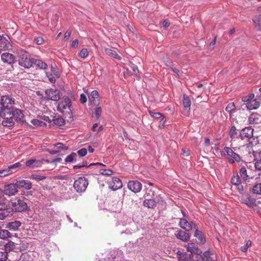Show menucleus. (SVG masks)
I'll return each mask as SVG.
<instances>
[{
  "instance_id": "obj_1",
  "label": "nucleus",
  "mask_w": 261,
  "mask_h": 261,
  "mask_svg": "<svg viewBox=\"0 0 261 261\" xmlns=\"http://www.w3.org/2000/svg\"><path fill=\"white\" fill-rule=\"evenodd\" d=\"M15 103V99L8 95H3L1 97L0 116L4 119L2 124L4 126L11 127L14 124L12 115L10 110L8 109V104Z\"/></svg>"
},
{
  "instance_id": "obj_2",
  "label": "nucleus",
  "mask_w": 261,
  "mask_h": 261,
  "mask_svg": "<svg viewBox=\"0 0 261 261\" xmlns=\"http://www.w3.org/2000/svg\"><path fill=\"white\" fill-rule=\"evenodd\" d=\"M18 64L25 68H30L33 66V58L29 57V54L24 50L18 51Z\"/></svg>"
},
{
  "instance_id": "obj_3",
  "label": "nucleus",
  "mask_w": 261,
  "mask_h": 261,
  "mask_svg": "<svg viewBox=\"0 0 261 261\" xmlns=\"http://www.w3.org/2000/svg\"><path fill=\"white\" fill-rule=\"evenodd\" d=\"M71 100L70 99L64 96L58 104L57 110L61 113L66 112L68 113L71 111Z\"/></svg>"
},
{
  "instance_id": "obj_4",
  "label": "nucleus",
  "mask_w": 261,
  "mask_h": 261,
  "mask_svg": "<svg viewBox=\"0 0 261 261\" xmlns=\"http://www.w3.org/2000/svg\"><path fill=\"white\" fill-rule=\"evenodd\" d=\"M27 200L19 199L14 201H12V209L16 212H23L29 209V207L26 202Z\"/></svg>"
},
{
  "instance_id": "obj_5",
  "label": "nucleus",
  "mask_w": 261,
  "mask_h": 261,
  "mask_svg": "<svg viewBox=\"0 0 261 261\" xmlns=\"http://www.w3.org/2000/svg\"><path fill=\"white\" fill-rule=\"evenodd\" d=\"M88 184V180L85 177H79L74 181L73 187L77 192H83L86 190Z\"/></svg>"
},
{
  "instance_id": "obj_6",
  "label": "nucleus",
  "mask_w": 261,
  "mask_h": 261,
  "mask_svg": "<svg viewBox=\"0 0 261 261\" xmlns=\"http://www.w3.org/2000/svg\"><path fill=\"white\" fill-rule=\"evenodd\" d=\"M224 150L228 155L227 158L229 163L233 164L235 162L239 163L241 161L240 155L234 152L231 148L228 147H225Z\"/></svg>"
},
{
  "instance_id": "obj_7",
  "label": "nucleus",
  "mask_w": 261,
  "mask_h": 261,
  "mask_svg": "<svg viewBox=\"0 0 261 261\" xmlns=\"http://www.w3.org/2000/svg\"><path fill=\"white\" fill-rule=\"evenodd\" d=\"M14 104H8V109L10 110L11 114L12 115L13 118H15L16 119L18 120L20 122H23L24 120V115L22 111L20 110L15 108L13 107Z\"/></svg>"
},
{
  "instance_id": "obj_8",
  "label": "nucleus",
  "mask_w": 261,
  "mask_h": 261,
  "mask_svg": "<svg viewBox=\"0 0 261 261\" xmlns=\"http://www.w3.org/2000/svg\"><path fill=\"white\" fill-rule=\"evenodd\" d=\"M184 218H180L179 220V226L183 229L187 231L191 230L193 228V224H195L191 221H188V217L185 213L182 212Z\"/></svg>"
},
{
  "instance_id": "obj_9",
  "label": "nucleus",
  "mask_w": 261,
  "mask_h": 261,
  "mask_svg": "<svg viewBox=\"0 0 261 261\" xmlns=\"http://www.w3.org/2000/svg\"><path fill=\"white\" fill-rule=\"evenodd\" d=\"M46 99L54 101H57L60 98V91L57 89H49L45 90Z\"/></svg>"
},
{
  "instance_id": "obj_10",
  "label": "nucleus",
  "mask_w": 261,
  "mask_h": 261,
  "mask_svg": "<svg viewBox=\"0 0 261 261\" xmlns=\"http://www.w3.org/2000/svg\"><path fill=\"white\" fill-rule=\"evenodd\" d=\"M231 182L236 189L238 190L240 193H242L244 190V186L238 175H233L232 177Z\"/></svg>"
},
{
  "instance_id": "obj_11",
  "label": "nucleus",
  "mask_w": 261,
  "mask_h": 261,
  "mask_svg": "<svg viewBox=\"0 0 261 261\" xmlns=\"http://www.w3.org/2000/svg\"><path fill=\"white\" fill-rule=\"evenodd\" d=\"M253 130L250 127H245L241 130L239 136L242 140L250 139L253 137Z\"/></svg>"
},
{
  "instance_id": "obj_12",
  "label": "nucleus",
  "mask_w": 261,
  "mask_h": 261,
  "mask_svg": "<svg viewBox=\"0 0 261 261\" xmlns=\"http://www.w3.org/2000/svg\"><path fill=\"white\" fill-rule=\"evenodd\" d=\"M128 188L134 193L139 192L142 189V184L137 180L130 181L127 184Z\"/></svg>"
},
{
  "instance_id": "obj_13",
  "label": "nucleus",
  "mask_w": 261,
  "mask_h": 261,
  "mask_svg": "<svg viewBox=\"0 0 261 261\" xmlns=\"http://www.w3.org/2000/svg\"><path fill=\"white\" fill-rule=\"evenodd\" d=\"M1 59L3 62L7 63L9 65L14 64L15 61V57L9 53H5L1 55Z\"/></svg>"
},
{
  "instance_id": "obj_14",
  "label": "nucleus",
  "mask_w": 261,
  "mask_h": 261,
  "mask_svg": "<svg viewBox=\"0 0 261 261\" xmlns=\"http://www.w3.org/2000/svg\"><path fill=\"white\" fill-rule=\"evenodd\" d=\"M109 185L110 188L113 191H115L122 188V183L119 178L114 177L111 181H109Z\"/></svg>"
},
{
  "instance_id": "obj_15",
  "label": "nucleus",
  "mask_w": 261,
  "mask_h": 261,
  "mask_svg": "<svg viewBox=\"0 0 261 261\" xmlns=\"http://www.w3.org/2000/svg\"><path fill=\"white\" fill-rule=\"evenodd\" d=\"M17 188L16 184L6 185L4 188V193L8 196L14 195L18 191Z\"/></svg>"
},
{
  "instance_id": "obj_16",
  "label": "nucleus",
  "mask_w": 261,
  "mask_h": 261,
  "mask_svg": "<svg viewBox=\"0 0 261 261\" xmlns=\"http://www.w3.org/2000/svg\"><path fill=\"white\" fill-rule=\"evenodd\" d=\"M175 236L177 239L184 242H187L190 238V234L182 230H177L176 231Z\"/></svg>"
},
{
  "instance_id": "obj_17",
  "label": "nucleus",
  "mask_w": 261,
  "mask_h": 261,
  "mask_svg": "<svg viewBox=\"0 0 261 261\" xmlns=\"http://www.w3.org/2000/svg\"><path fill=\"white\" fill-rule=\"evenodd\" d=\"M16 185L18 188H24L26 190H30L32 188V183L28 180H19L16 182Z\"/></svg>"
},
{
  "instance_id": "obj_18",
  "label": "nucleus",
  "mask_w": 261,
  "mask_h": 261,
  "mask_svg": "<svg viewBox=\"0 0 261 261\" xmlns=\"http://www.w3.org/2000/svg\"><path fill=\"white\" fill-rule=\"evenodd\" d=\"M260 102L257 99L249 100L245 103V107L248 110L257 109L260 106Z\"/></svg>"
},
{
  "instance_id": "obj_19",
  "label": "nucleus",
  "mask_w": 261,
  "mask_h": 261,
  "mask_svg": "<svg viewBox=\"0 0 261 261\" xmlns=\"http://www.w3.org/2000/svg\"><path fill=\"white\" fill-rule=\"evenodd\" d=\"M43 162H48V160H36L35 159H31L25 162V165L28 167H38L42 165Z\"/></svg>"
},
{
  "instance_id": "obj_20",
  "label": "nucleus",
  "mask_w": 261,
  "mask_h": 261,
  "mask_svg": "<svg viewBox=\"0 0 261 261\" xmlns=\"http://www.w3.org/2000/svg\"><path fill=\"white\" fill-rule=\"evenodd\" d=\"M254 165L255 169L258 170H261V151L254 152Z\"/></svg>"
},
{
  "instance_id": "obj_21",
  "label": "nucleus",
  "mask_w": 261,
  "mask_h": 261,
  "mask_svg": "<svg viewBox=\"0 0 261 261\" xmlns=\"http://www.w3.org/2000/svg\"><path fill=\"white\" fill-rule=\"evenodd\" d=\"M21 225V223L19 221H15L9 222L6 224V228L10 230H18Z\"/></svg>"
},
{
  "instance_id": "obj_22",
  "label": "nucleus",
  "mask_w": 261,
  "mask_h": 261,
  "mask_svg": "<svg viewBox=\"0 0 261 261\" xmlns=\"http://www.w3.org/2000/svg\"><path fill=\"white\" fill-rule=\"evenodd\" d=\"M193 228L195 229L194 237H196L201 244H204L206 240L202 231L198 230L196 224H193Z\"/></svg>"
},
{
  "instance_id": "obj_23",
  "label": "nucleus",
  "mask_w": 261,
  "mask_h": 261,
  "mask_svg": "<svg viewBox=\"0 0 261 261\" xmlns=\"http://www.w3.org/2000/svg\"><path fill=\"white\" fill-rule=\"evenodd\" d=\"M143 201V205L149 208H154L156 205V201L151 198H145Z\"/></svg>"
},
{
  "instance_id": "obj_24",
  "label": "nucleus",
  "mask_w": 261,
  "mask_h": 261,
  "mask_svg": "<svg viewBox=\"0 0 261 261\" xmlns=\"http://www.w3.org/2000/svg\"><path fill=\"white\" fill-rule=\"evenodd\" d=\"M260 116L257 113H252L249 117L248 121L251 124H258L260 121Z\"/></svg>"
},
{
  "instance_id": "obj_25",
  "label": "nucleus",
  "mask_w": 261,
  "mask_h": 261,
  "mask_svg": "<svg viewBox=\"0 0 261 261\" xmlns=\"http://www.w3.org/2000/svg\"><path fill=\"white\" fill-rule=\"evenodd\" d=\"M33 64H34L37 68L40 69H46L47 67V64L41 60L34 59L33 62Z\"/></svg>"
},
{
  "instance_id": "obj_26",
  "label": "nucleus",
  "mask_w": 261,
  "mask_h": 261,
  "mask_svg": "<svg viewBox=\"0 0 261 261\" xmlns=\"http://www.w3.org/2000/svg\"><path fill=\"white\" fill-rule=\"evenodd\" d=\"M187 250L192 254H198L199 252L198 247L194 243H189L187 246Z\"/></svg>"
},
{
  "instance_id": "obj_27",
  "label": "nucleus",
  "mask_w": 261,
  "mask_h": 261,
  "mask_svg": "<svg viewBox=\"0 0 261 261\" xmlns=\"http://www.w3.org/2000/svg\"><path fill=\"white\" fill-rule=\"evenodd\" d=\"M182 103L185 110L189 111L191 104V100L190 97L185 94L183 96Z\"/></svg>"
},
{
  "instance_id": "obj_28",
  "label": "nucleus",
  "mask_w": 261,
  "mask_h": 261,
  "mask_svg": "<svg viewBox=\"0 0 261 261\" xmlns=\"http://www.w3.org/2000/svg\"><path fill=\"white\" fill-rule=\"evenodd\" d=\"M105 53L109 56L112 57L117 60H120L121 57L114 50L110 48H106Z\"/></svg>"
},
{
  "instance_id": "obj_29",
  "label": "nucleus",
  "mask_w": 261,
  "mask_h": 261,
  "mask_svg": "<svg viewBox=\"0 0 261 261\" xmlns=\"http://www.w3.org/2000/svg\"><path fill=\"white\" fill-rule=\"evenodd\" d=\"M240 176L243 179L246 181L249 179V176L247 174V169L245 166L241 167L239 171Z\"/></svg>"
},
{
  "instance_id": "obj_30",
  "label": "nucleus",
  "mask_w": 261,
  "mask_h": 261,
  "mask_svg": "<svg viewBox=\"0 0 261 261\" xmlns=\"http://www.w3.org/2000/svg\"><path fill=\"white\" fill-rule=\"evenodd\" d=\"M242 201L243 203L246 204L250 207H253L256 205L255 200L250 197L246 199H242Z\"/></svg>"
},
{
  "instance_id": "obj_31",
  "label": "nucleus",
  "mask_w": 261,
  "mask_h": 261,
  "mask_svg": "<svg viewBox=\"0 0 261 261\" xmlns=\"http://www.w3.org/2000/svg\"><path fill=\"white\" fill-rule=\"evenodd\" d=\"M203 258L207 261H212L216 258V256L210 251H206L203 254Z\"/></svg>"
},
{
  "instance_id": "obj_32",
  "label": "nucleus",
  "mask_w": 261,
  "mask_h": 261,
  "mask_svg": "<svg viewBox=\"0 0 261 261\" xmlns=\"http://www.w3.org/2000/svg\"><path fill=\"white\" fill-rule=\"evenodd\" d=\"M11 238V233L6 229H2L0 227V239L5 240Z\"/></svg>"
},
{
  "instance_id": "obj_33",
  "label": "nucleus",
  "mask_w": 261,
  "mask_h": 261,
  "mask_svg": "<svg viewBox=\"0 0 261 261\" xmlns=\"http://www.w3.org/2000/svg\"><path fill=\"white\" fill-rule=\"evenodd\" d=\"M253 21L255 23V27L258 31H261V15L255 16Z\"/></svg>"
},
{
  "instance_id": "obj_34",
  "label": "nucleus",
  "mask_w": 261,
  "mask_h": 261,
  "mask_svg": "<svg viewBox=\"0 0 261 261\" xmlns=\"http://www.w3.org/2000/svg\"><path fill=\"white\" fill-rule=\"evenodd\" d=\"M77 155L75 152H72L71 154L68 155L65 159L66 162H72L74 161H76Z\"/></svg>"
},
{
  "instance_id": "obj_35",
  "label": "nucleus",
  "mask_w": 261,
  "mask_h": 261,
  "mask_svg": "<svg viewBox=\"0 0 261 261\" xmlns=\"http://www.w3.org/2000/svg\"><path fill=\"white\" fill-rule=\"evenodd\" d=\"M229 135L232 139L238 138L239 137V136L238 135V133L237 132V129L236 126H232L231 127L230 130L229 131Z\"/></svg>"
},
{
  "instance_id": "obj_36",
  "label": "nucleus",
  "mask_w": 261,
  "mask_h": 261,
  "mask_svg": "<svg viewBox=\"0 0 261 261\" xmlns=\"http://www.w3.org/2000/svg\"><path fill=\"white\" fill-rule=\"evenodd\" d=\"M90 101H94L99 99V94L97 90H93L92 91L91 94L89 96Z\"/></svg>"
},
{
  "instance_id": "obj_37",
  "label": "nucleus",
  "mask_w": 261,
  "mask_h": 261,
  "mask_svg": "<svg viewBox=\"0 0 261 261\" xmlns=\"http://www.w3.org/2000/svg\"><path fill=\"white\" fill-rule=\"evenodd\" d=\"M15 246V244L11 241L8 242V243L5 246L6 252L7 251H11L14 249Z\"/></svg>"
},
{
  "instance_id": "obj_38",
  "label": "nucleus",
  "mask_w": 261,
  "mask_h": 261,
  "mask_svg": "<svg viewBox=\"0 0 261 261\" xmlns=\"http://www.w3.org/2000/svg\"><path fill=\"white\" fill-rule=\"evenodd\" d=\"M154 196V191L149 187L146 188V191L144 195L145 198H152Z\"/></svg>"
},
{
  "instance_id": "obj_39",
  "label": "nucleus",
  "mask_w": 261,
  "mask_h": 261,
  "mask_svg": "<svg viewBox=\"0 0 261 261\" xmlns=\"http://www.w3.org/2000/svg\"><path fill=\"white\" fill-rule=\"evenodd\" d=\"M89 53L88 49L87 48H84L81 50L79 54V56L83 59H85L88 56Z\"/></svg>"
},
{
  "instance_id": "obj_40",
  "label": "nucleus",
  "mask_w": 261,
  "mask_h": 261,
  "mask_svg": "<svg viewBox=\"0 0 261 261\" xmlns=\"http://www.w3.org/2000/svg\"><path fill=\"white\" fill-rule=\"evenodd\" d=\"M253 192L256 194H261V183L257 184L253 186Z\"/></svg>"
},
{
  "instance_id": "obj_41",
  "label": "nucleus",
  "mask_w": 261,
  "mask_h": 261,
  "mask_svg": "<svg viewBox=\"0 0 261 261\" xmlns=\"http://www.w3.org/2000/svg\"><path fill=\"white\" fill-rule=\"evenodd\" d=\"M236 109V106L233 102H231L228 104L225 108L226 111L229 113L230 114L233 112Z\"/></svg>"
},
{
  "instance_id": "obj_42",
  "label": "nucleus",
  "mask_w": 261,
  "mask_h": 261,
  "mask_svg": "<svg viewBox=\"0 0 261 261\" xmlns=\"http://www.w3.org/2000/svg\"><path fill=\"white\" fill-rule=\"evenodd\" d=\"M31 123L35 126H43L45 125V123L42 120H40L37 119H32L31 121Z\"/></svg>"
},
{
  "instance_id": "obj_43",
  "label": "nucleus",
  "mask_w": 261,
  "mask_h": 261,
  "mask_svg": "<svg viewBox=\"0 0 261 261\" xmlns=\"http://www.w3.org/2000/svg\"><path fill=\"white\" fill-rule=\"evenodd\" d=\"M12 174V172L8 168L0 170V177H5Z\"/></svg>"
},
{
  "instance_id": "obj_44",
  "label": "nucleus",
  "mask_w": 261,
  "mask_h": 261,
  "mask_svg": "<svg viewBox=\"0 0 261 261\" xmlns=\"http://www.w3.org/2000/svg\"><path fill=\"white\" fill-rule=\"evenodd\" d=\"M20 166H21L20 163L18 162L13 165L9 166L8 167V169L10 170V171L12 172V173L13 172H15L16 169L18 168Z\"/></svg>"
},
{
  "instance_id": "obj_45",
  "label": "nucleus",
  "mask_w": 261,
  "mask_h": 261,
  "mask_svg": "<svg viewBox=\"0 0 261 261\" xmlns=\"http://www.w3.org/2000/svg\"><path fill=\"white\" fill-rule=\"evenodd\" d=\"M32 179L36 180L37 181H40L46 178V177L45 176H42L40 175H37V174H32L31 176L30 177Z\"/></svg>"
},
{
  "instance_id": "obj_46",
  "label": "nucleus",
  "mask_w": 261,
  "mask_h": 261,
  "mask_svg": "<svg viewBox=\"0 0 261 261\" xmlns=\"http://www.w3.org/2000/svg\"><path fill=\"white\" fill-rule=\"evenodd\" d=\"M178 261H191V257L187 254H182L179 257Z\"/></svg>"
},
{
  "instance_id": "obj_47",
  "label": "nucleus",
  "mask_w": 261,
  "mask_h": 261,
  "mask_svg": "<svg viewBox=\"0 0 261 261\" xmlns=\"http://www.w3.org/2000/svg\"><path fill=\"white\" fill-rule=\"evenodd\" d=\"M46 75L49 81L51 83H56V77L53 75L51 73L46 72Z\"/></svg>"
},
{
  "instance_id": "obj_48",
  "label": "nucleus",
  "mask_w": 261,
  "mask_h": 261,
  "mask_svg": "<svg viewBox=\"0 0 261 261\" xmlns=\"http://www.w3.org/2000/svg\"><path fill=\"white\" fill-rule=\"evenodd\" d=\"M7 208V205L4 202V198L0 197V211L5 210Z\"/></svg>"
},
{
  "instance_id": "obj_49",
  "label": "nucleus",
  "mask_w": 261,
  "mask_h": 261,
  "mask_svg": "<svg viewBox=\"0 0 261 261\" xmlns=\"http://www.w3.org/2000/svg\"><path fill=\"white\" fill-rule=\"evenodd\" d=\"M99 172L105 175H111L113 173V171L111 169H100Z\"/></svg>"
},
{
  "instance_id": "obj_50",
  "label": "nucleus",
  "mask_w": 261,
  "mask_h": 261,
  "mask_svg": "<svg viewBox=\"0 0 261 261\" xmlns=\"http://www.w3.org/2000/svg\"><path fill=\"white\" fill-rule=\"evenodd\" d=\"M149 113L153 118L159 119L161 118L163 115L159 112H152V111H149Z\"/></svg>"
},
{
  "instance_id": "obj_51",
  "label": "nucleus",
  "mask_w": 261,
  "mask_h": 261,
  "mask_svg": "<svg viewBox=\"0 0 261 261\" xmlns=\"http://www.w3.org/2000/svg\"><path fill=\"white\" fill-rule=\"evenodd\" d=\"M78 155L81 157L85 156L87 153V150L86 148H83L77 151Z\"/></svg>"
},
{
  "instance_id": "obj_52",
  "label": "nucleus",
  "mask_w": 261,
  "mask_h": 261,
  "mask_svg": "<svg viewBox=\"0 0 261 261\" xmlns=\"http://www.w3.org/2000/svg\"><path fill=\"white\" fill-rule=\"evenodd\" d=\"M130 67H131L132 69L133 70V74L135 76H139V70H138L137 66L133 64H132Z\"/></svg>"
},
{
  "instance_id": "obj_53",
  "label": "nucleus",
  "mask_w": 261,
  "mask_h": 261,
  "mask_svg": "<svg viewBox=\"0 0 261 261\" xmlns=\"http://www.w3.org/2000/svg\"><path fill=\"white\" fill-rule=\"evenodd\" d=\"M251 245V241H250V240H248L247 243H246V244L245 245H244V246H242L241 247V250L244 252H245L248 248Z\"/></svg>"
},
{
  "instance_id": "obj_54",
  "label": "nucleus",
  "mask_w": 261,
  "mask_h": 261,
  "mask_svg": "<svg viewBox=\"0 0 261 261\" xmlns=\"http://www.w3.org/2000/svg\"><path fill=\"white\" fill-rule=\"evenodd\" d=\"M35 42L38 45H41L44 42V39L42 37H37L35 38Z\"/></svg>"
},
{
  "instance_id": "obj_55",
  "label": "nucleus",
  "mask_w": 261,
  "mask_h": 261,
  "mask_svg": "<svg viewBox=\"0 0 261 261\" xmlns=\"http://www.w3.org/2000/svg\"><path fill=\"white\" fill-rule=\"evenodd\" d=\"M101 112L102 110L100 107H97L95 109V115L97 118H98L100 116Z\"/></svg>"
},
{
  "instance_id": "obj_56",
  "label": "nucleus",
  "mask_w": 261,
  "mask_h": 261,
  "mask_svg": "<svg viewBox=\"0 0 261 261\" xmlns=\"http://www.w3.org/2000/svg\"><path fill=\"white\" fill-rule=\"evenodd\" d=\"M56 147L57 148H59V149H63L64 150H67L68 149V147L65 146L63 143H57L56 145H55Z\"/></svg>"
},
{
  "instance_id": "obj_57",
  "label": "nucleus",
  "mask_w": 261,
  "mask_h": 261,
  "mask_svg": "<svg viewBox=\"0 0 261 261\" xmlns=\"http://www.w3.org/2000/svg\"><path fill=\"white\" fill-rule=\"evenodd\" d=\"M161 120H160V123H159V127L160 128H163L164 127V125H165V122L166 121V118L163 116L162 117H161Z\"/></svg>"
},
{
  "instance_id": "obj_58",
  "label": "nucleus",
  "mask_w": 261,
  "mask_h": 261,
  "mask_svg": "<svg viewBox=\"0 0 261 261\" xmlns=\"http://www.w3.org/2000/svg\"><path fill=\"white\" fill-rule=\"evenodd\" d=\"M55 123L59 124V125H63L64 123V121L62 118H58L54 120Z\"/></svg>"
},
{
  "instance_id": "obj_59",
  "label": "nucleus",
  "mask_w": 261,
  "mask_h": 261,
  "mask_svg": "<svg viewBox=\"0 0 261 261\" xmlns=\"http://www.w3.org/2000/svg\"><path fill=\"white\" fill-rule=\"evenodd\" d=\"M7 258V253L6 252L0 251V260H6Z\"/></svg>"
},
{
  "instance_id": "obj_60",
  "label": "nucleus",
  "mask_w": 261,
  "mask_h": 261,
  "mask_svg": "<svg viewBox=\"0 0 261 261\" xmlns=\"http://www.w3.org/2000/svg\"><path fill=\"white\" fill-rule=\"evenodd\" d=\"M80 100L82 103H84L87 101V97L84 94H81Z\"/></svg>"
},
{
  "instance_id": "obj_61",
  "label": "nucleus",
  "mask_w": 261,
  "mask_h": 261,
  "mask_svg": "<svg viewBox=\"0 0 261 261\" xmlns=\"http://www.w3.org/2000/svg\"><path fill=\"white\" fill-rule=\"evenodd\" d=\"M183 155L185 156H188L190 154V151L189 149H182Z\"/></svg>"
},
{
  "instance_id": "obj_62",
  "label": "nucleus",
  "mask_w": 261,
  "mask_h": 261,
  "mask_svg": "<svg viewBox=\"0 0 261 261\" xmlns=\"http://www.w3.org/2000/svg\"><path fill=\"white\" fill-rule=\"evenodd\" d=\"M79 45V41L76 39L73 40L71 43V46L73 48H77Z\"/></svg>"
},
{
  "instance_id": "obj_63",
  "label": "nucleus",
  "mask_w": 261,
  "mask_h": 261,
  "mask_svg": "<svg viewBox=\"0 0 261 261\" xmlns=\"http://www.w3.org/2000/svg\"><path fill=\"white\" fill-rule=\"evenodd\" d=\"M41 119L43 120L46 122H50V119L49 117L47 116L44 115V116H41Z\"/></svg>"
},
{
  "instance_id": "obj_64",
  "label": "nucleus",
  "mask_w": 261,
  "mask_h": 261,
  "mask_svg": "<svg viewBox=\"0 0 261 261\" xmlns=\"http://www.w3.org/2000/svg\"><path fill=\"white\" fill-rule=\"evenodd\" d=\"M162 25L164 28H167L170 25V23L168 21L165 20L163 22Z\"/></svg>"
}]
</instances>
